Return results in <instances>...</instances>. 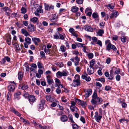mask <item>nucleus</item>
Masks as SVG:
<instances>
[{"label":"nucleus","mask_w":129,"mask_h":129,"mask_svg":"<svg viewBox=\"0 0 129 129\" xmlns=\"http://www.w3.org/2000/svg\"><path fill=\"white\" fill-rule=\"evenodd\" d=\"M105 44L106 45V50L109 51L111 49H112L114 51L117 50L116 47L114 45L111 44L110 41L109 40H107L105 41Z\"/></svg>","instance_id":"f257e3e1"},{"label":"nucleus","mask_w":129,"mask_h":129,"mask_svg":"<svg viewBox=\"0 0 129 129\" xmlns=\"http://www.w3.org/2000/svg\"><path fill=\"white\" fill-rule=\"evenodd\" d=\"M75 79L73 80V83L71 85L75 87L80 85V82L79 75H76L75 76Z\"/></svg>","instance_id":"f03ea898"},{"label":"nucleus","mask_w":129,"mask_h":129,"mask_svg":"<svg viewBox=\"0 0 129 129\" xmlns=\"http://www.w3.org/2000/svg\"><path fill=\"white\" fill-rule=\"evenodd\" d=\"M103 101L102 99H100L99 98L92 99L91 102L92 104L94 105V106H96V105H99Z\"/></svg>","instance_id":"7ed1b4c3"},{"label":"nucleus","mask_w":129,"mask_h":129,"mask_svg":"<svg viewBox=\"0 0 129 129\" xmlns=\"http://www.w3.org/2000/svg\"><path fill=\"white\" fill-rule=\"evenodd\" d=\"M68 74L69 73L68 72H65L64 71L62 72L59 71L56 73V75L58 77H61L62 76H67Z\"/></svg>","instance_id":"20e7f679"},{"label":"nucleus","mask_w":129,"mask_h":129,"mask_svg":"<svg viewBox=\"0 0 129 129\" xmlns=\"http://www.w3.org/2000/svg\"><path fill=\"white\" fill-rule=\"evenodd\" d=\"M25 42L24 43V47L27 48H28V45H29L31 43V40L29 37H26L25 39Z\"/></svg>","instance_id":"39448f33"},{"label":"nucleus","mask_w":129,"mask_h":129,"mask_svg":"<svg viewBox=\"0 0 129 129\" xmlns=\"http://www.w3.org/2000/svg\"><path fill=\"white\" fill-rule=\"evenodd\" d=\"M27 29L28 31L32 32L36 30V28L34 25L30 23L27 27Z\"/></svg>","instance_id":"423d86ee"},{"label":"nucleus","mask_w":129,"mask_h":129,"mask_svg":"<svg viewBox=\"0 0 129 129\" xmlns=\"http://www.w3.org/2000/svg\"><path fill=\"white\" fill-rule=\"evenodd\" d=\"M110 71L112 73L113 71H115L114 74L118 75L120 73V70L119 68H117L115 67H113Z\"/></svg>","instance_id":"0eeeda50"},{"label":"nucleus","mask_w":129,"mask_h":129,"mask_svg":"<svg viewBox=\"0 0 129 129\" xmlns=\"http://www.w3.org/2000/svg\"><path fill=\"white\" fill-rule=\"evenodd\" d=\"M92 17L93 18L95 19L96 22H98L99 20L98 13L96 12H94L92 14Z\"/></svg>","instance_id":"6e6552de"},{"label":"nucleus","mask_w":129,"mask_h":129,"mask_svg":"<svg viewBox=\"0 0 129 129\" xmlns=\"http://www.w3.org/2000/svg\"><path fill=\"white\" fill-rule=\"evenodd\" d=\"M15 84L10 85L8 87V90L11 92V91L13 92L15 90Z\"/></svg>","instance_id":"1a4fd4ad"},{"label":"nucleus","mask_w":129,"mask_h":129,"mask_svg":"<svg viewBox=\"0 0 129 129\" xmlns=\"http://www.w3.org/2000/svg\"><path fill=\"white\" fill-rule=\"evenodd\" d=\"M32 40L36 45H38V43H40L41 41L40 39L35 37L32 38Z\"/></svg>","instance_id":"9d476101"},{"label":"nucleus","mask_w":129,"mask_h":129,"mask_svg":"<svg viewBox=\"0 0 129 129\" xmlns=\"http://www.w3.org/2000/svg\"><path fill=\"white\" fill-rule=\"evenodd\" d=\"M118 15V11H115L110 14V18L112 19L114 18H116Z\"/></svg>","instance_id":"9b49d317"},{"label":"nucleus","mask_w":129,"mask_h":129,"mask_svg":"<svg viewBox=\"0 0 129 129\" xmlns=\"http://www.w3.org/2000/svg\"><path fill=\"white\" fill-rule=\"evenodd\" d=\"M35 96L32 95H30L28 98V101L30 103L34 102L36 100Z\"/></svg>","instance_id":"f8f14e48"},{"label":"nucleus","mask_w":129,"mask_h":129,"mask_svg":"<svg viewBox=\"0 0 129 129\" xmlns=\"http://www.w3.org/2000/svg\"><path fill=\"white\" fill-rule=\"evenodd\" d=\"M83 28L85 30L87 31L92 32L93 31L92 28L88 25L84 26Z\"/></svg>","instance_id":"ddd939ff"},{"label":"nucleus","mask_w":129,"mask_h":129,"mask_svg":"<svg viewBox=\"0 0 129 129\" xmlns=\"http://www.w3.org/2000/svg\"><path fill=\"white\" fill-rule=\"evenodd\" d=\"M47 81L48 83L50 85L53 83V81L50 76L48 75L47 76Z\"/></svg>","instance_id":"4468645a"},{"label":"nucleus","mask_w":129,"mask_h":129,"mask_svg":"<svg viewBox=\"0 0 129 129\" xmlns=\"http://www.w3.org/2000/svg\"><path fill=\"white\" fill-rule=\"evenodd\" d=\"M21 32L23 35L25 37H27L29 36V34L27 30L24 28H22L21 29Z\"/></svg>","instance_id":"2eb2a0df"},{"label":"nucleus","mask_w":129,"mask_h":129,"mask_svg":"<svg viewBox=\"0 0 129 129\" xmlns=\"http://www.w3.org/2000/svg\"><path fill=\"white\" fill-rule=\"evenodd\" d=\"M54 7L53 6H50L46 5H45V9L46 10L49 11L54 9Z\"/></svg>","instance_id":"dca6fc26"},{"label":"nucleus","mask_w":129,"mask_h":129,"mask_svg":"<svg viewBox=\"0 0 129 129\" xmlns=\"http://www.w3.org/2000/svg\"><path fill=\"white\" fill-rule=\"evenodd\" d=\"M92 92V90L91 89H88L87 90L85 91L86 98H87L90 95H91Z\"/></svg>","instance_id":"f3484780"},{"label":"nucleus","mask_w":129,"mask_h":129,"mask_svg":"<svg viewBox=\"0 0 129 129\" xmlns=\"http://www.w3.org/2000/svg\"><path fill=\"white\" fill-rule=\"evenodd\" d=\"M30 21L34 23H36L37 24L39 22L38 18L36 17L31 18L30 19Z\"/></svg>","instance_id":"a211bd4d"},{"label":"nucleus","mask_w":129,"mask_h":129,"mask_svg":"<svg viewBox=\"0 0 129 129\" xmlns=\"http://www.w3.org/2000/svg\"><path fill=\"white\" fill-rule=\"evenodd\" d=\"M11 111L13 112L15 114L18 116H21V114L18 111L16 110L14 108H10Z\"/></svg>","instance_id":"6ab92c4d"},{"label":"nucleus","mask_w":129,"mask_h":129,"mask_svg":"<svg viewBox=\"0 0 129 129\" xmlns=\"http://www.w3.org/2000/svg\"><path fill=\"white\" fill-rule=\"evenodd\" d=\"M46 99L48 101L51 102H52L53 101V98L50 95H47L45 97Z\"/></svg>","instance_id":"aec40b11"},{"label":"nucleus","mask_w":129,"mask_h":129,"mask_svg":"<svg viewBox=\"0 0 129 129\" xmlns=\"http://www.w3.org/2000/svg\"><path fill=\"white\" fill-rule=\"evenodd\" d=\"M7 42L9 45H10L11 43V36L10 35H8L6 36Z\"/></svg>","instance_id":"412c9836"},{"label":"nucleus","mask_w":129,"mask_h":129,"mask_svg":"<svg viewBox=\"0 0 129 129\" xmlns=\"http://www.w3.org/2000/svg\"><path fill=\"white\" fill-rule=\"evenodd\" d=\"M61 121L62 122H65L67 121L68 118L67 116L65 115H63L60 118Z\"/></svg>","instance_id":"4be33fe9"},{"label":"nucleus","mask_w":129,"mask_h":129,"mask_svg":"<svg viewBox=\"0 0 129 129\" xmlns=\"http://www.w3.org/2000/svg\"><path fill=\"white\" fill-rule=\"evenodd\" d=\"M2 9L3 11L5 12L6 15H8V14H10L9 13V12H7L8 10H9L10 11V10H9V8L8 7H5L3 8Z\"/></svg>","instance_id":"5701e85b"},{"label":"nucleus","mask_w":129,"mask_h":129,"mask_svg":"<svg viewBox=\"0 0 129 129\" xmlns=\"http://www.w3.org/2000/svg\"><path fill=\"white\" fill-rule=\"evenodd\" d=\"M87 72L89 75L93 74L94 73V70L93 68L90 67V68H88L87 69Z\"/></svg>","instance_id":"b1692460"},{"label":"nucleus","mask_w":129,"mask_h":129,"mask_svg":"<svg viewBox=\"0 0 129 129\" xmlns=\"http://www.w3.org/2000/svg\"><path fill=\"white\" fill-rule=\"evenodd\" d=\"M57 34L59 35V38L61 40H63L64 39V38L66 37V35L65 34L62 33V34H60L59 33H58Z\"/></svg>","instance_id":"393cba45"},{"label":"nucleus","mask_w":129,"mask_h":129,"mask_svg":"<svg viewBox=\"0 0 129 129\" xmlns=\"http://www.w3.org/2000/svg\"><path fill=\"white\" fill-rule=\"evenodd\" d=\"M77 100L80 102L79 103L80 105L83 107H85L87 105V104L85 102H84L83 101H81L79 99H77Z\"/></svg>","instance_id":"a878e982"},{"label":"nucleus","mask_w":129,"mask_h":129,"mask_svg":"<svg viewBox=\"0 0 129 129\" xmlns=\"http://www.w3.org/2000/svg\"><path fill=\"white\" fill-rule=\"evenodd\" d=\"M104 33V30L103 29H100L99 30L97 34L98 35L101 36Z\"/></svg>","instance_id":"bb28decb"},{"label":"nucleus","mask_w":129,"mask_h":129,"mask_svg":"<svg viewBox=\"0 0 129 129\" xmlns=\"http://www.w3.org/2000/svg\"><path fill=\"white\" fill-rule=\"evenodd\" d=\"M71 110L73 112H77L78 111V108L76 106L70 107Z\"/></svg>","instance_id":"cd10ccee"},{"label":"nucleus","mask_w":129,"mask_h":129,"mask_svg":"<svg viewBox=\"0 0 129 129\" xmlns=\"http://www.w3.org/2000/svg\"><path fill=\"white\" fill-rule=\"evenodd\" d=\"M78 9H79L78 7L73 6L72 7L71 11L75 13L78 11Z\"/></svg>","instance_id":"c85d7f7f"},{"label":"nucleus","mask_w":129,"mask_h":129,"mask_svg":"<svg viewBox=\"0 0 129 129\" xmlns=\"http://www.w3.org/2000/svg\"><path fill=\"white\" fill-rule=\"evenodd\" d=\"M37 64L38 68L39 69H41L44 68V66L43 64L40 62H38Z\"/></svg>","instance_id":"c756f323"},{"label":"nucleus","mask_w":129,"mask_h":129,"mask_svg":"<svg viewBox=\"0 0 129 129\" xmlns=\"http://www.w3.org/2000/svg\"><path fill=\"white\" fill-rule=\"evenodd\" d=\"M13 45L15 46L16 49L17 51H19L20 49L19 47V45L17 43H15L13 44Z\"/></svg>","instance_id":"7c9ffc66"},{"label":"nucleus","mask_w":129,"mask_h":129,"mask_svg":"<svg viewBox=\"0 0 129 129\" xmlns=\"http://www.w3.org/2000/svg\"><path fill=\"white\" fill-rule=\"evenodd\" d=\"M23 77V74L21 72H19L18 74V78L19 80H21Z\"/></svg>","instance_id":"2f4dec72"},{"label":"nucleus","mask_w":129,"mask_h":129,"mask_svg":"<svg viewBox=\"0 0 129 129\" xmlns=\"http://www.w3.org/2000/svg\"><path fill=\"white\" fill-rule=\"evenodd\" d=\"M102 117V115H100L99 116H96L95 117V119L96 121L97 122H99L101 120Z\"/></svg>","instance_id":"473e14b6"},{"label":"nucleus","mask_w":129,"mask_h":129,"mask_svg":"<svg viewBox=\"0 0 129 129\" xmlns=\"http://www.w3.org/2000/svg\"><path fill=\"white\" fill-rule=\"evenodd\" d=\"M56 15H54L53 17H52V18L50 19V20L52 22H53V21H54V20H55V22L57 21V18L56 17Z\"/></svg>","instance_id":"72a5a7b5"},{"label":"nucleus","mask_w":129,"mask_h":129,"mask_svg":"<svg viewBox=\"0 0 129 129\" xmlns=\"http://www.w3.org/2000/svg\"><path fill=\"white\" fill-rule=\"evenodd\" d=\"M106 7L108 8V9H113L114 6L112 5V4H108L106 6Z\"/></svg>","instance_id":"f704fd0d"},{"label":"nucleus","mask_w":129,"mask_h":129,"mask_svg":"<svg viewBox=\"0 0 129 129\" xmlns=\"http://www.w3.org/2000/svg\"><path fill=\"white\" fill-rule=\"evenodd\" d=\"M21 94V92L20 91H19L15 93L14 94V96L15 98L18 99L19 98L20 95Z\"/></svg>","instance_id":"c9c22d12"},{"label":"nucleus","mask_w":129,"mask_h":129,"mask_svg":"<svg viewBox=\"0 0 129 129\" xmlns=\"http://www.w3.org/2000/svg\"><path fill=\"white\" fill-rule=\"evenodd\" d=\"M20 118L21 119V121L23 122L24 123L27 124L29 123L28 120L24 119L22 117H20Z\"/></svg>","instance_id":"e433bc0d"},{"label":"nucleus","mask_w":129,"mask_h":129,"mask_svg":"<svg viewBox=\"0 0 129 129\" xmlns=\"http://www.w3.org/2000/svg\"><path fill=\"white\" fill-rule=\"evenodd\" d=\"M108 79L110 80H113L114 79V76H113V73L110 71V75Z\"/></svg>","instance_id":"4c0bfd02"},{"label":"nucleus","mask_w":129,"mask_h":129,"mask_svg":"<svg viewBox=\"0 0 129 129\" xmlns=\"http://www.w3.org/2000/svg\"><path fill=\"white\" fill-rule=\"evenodd\" d=\"M21 12L23 14H24L26 12V8L24 7H22L21 10Z\"/></svg>","instance_id":"58836bf2"},{"label":"nucleus","mask_w":129,"mask_h":129,"mask_svg":"<svg viewBox=\"0 0 129 129\" xmlns=\"http://www.w3.org/2000/svg\"><path fill=\"white\" fill-rule=\"evenodd\" d=\"M92 99L96 98H99L98 97L97 92L95 91L94 92L93 95L92 96Z\"/></svg>","instance_id":"ea45409f"},{"label":"nucleus","mask_w":129,"mask_h":129,"mask_svg":"<svg viewBox=\"0 0 129 129\" xmlns=\"http://www.w3.org/2000/svg\"><path fill=\"white\" fill-rule=\"evenodd\" d=\"M72 126L73 129H78L79 127V126L75 122L72 124Z\"/></svg>","instance_id":"a19ab883"},{"label":"nucleus","mask_w":129,"mask_h":129,"mask_svg":"<svg viewBox=\"0 0 129 129\" xmlns=\"http://www.w3.org/2000/svg\"><path fill=\"white\" fill-rule=\"evenodd\" d=\"M39 110V111H42L44 108V105L39 104L38 106Z\"/></svg>","instance_id":"79ce46f5"},{"label":"nucleus","mask_w":129,"mask_h":129,"mask_svg":"<svg viewBox=\"0 0 129 129\" xmlns=\"http://www.w3.org/2000/svg\"><path fill=\"white\" fill-rule=\"evenodd\" d=\"M23 90H26L28 88V86L26 84H23L22 85Z\"/></svg>","instance_id":"37998d69"},{"label":"nucleus","mask_w":129,"mask_h":129,"mask_svg":"<svg viewBox=\"0 0 129 129\" xmlns=\"http://www.w3.org/2000/svg\"><path fill=\"white\" fill-rule=\"evenodd\" d=\"M75 44L76 45V46L78 47H83V46L84 45H85V44H82L81 43H76Z\"/></svg>","instance_id":"c03bdc74"},{"label":"nucleus","mask_w":129,"mask_h":129,"mask_svg":"<svg viewBox=\"0 0 129 129\" xmlns=\"http://www.w3.org/2000/svg\"><path fill=\"white\" fill-rule=\"evenodd\" d=\"M95 62L93 59L90 62V67L91 68H93L94 64L95 63Z\"/></svg>","instance_id":"a18cd8bd"},{"label":"nucleus","mask_w":129,"mask_h":129,"mask_svg":"<svg viewBox=\"0 0 129 129\" xmlns=\"http://www.w3.org/2000/svg\"><path fill=\"white\" fill-rule=\"evenodd\" d=\"M62 101L66 103L67 102L68 100L66 97L64 96H63L61 98Z\"/></svg>","instance_id":"49530a36"},{"label":"nucleus","mask_w":129,"mask_h":129,"mask_svg":"<svg viewBox=\"0 0 129 129\" xmlns=\"http://www.w3.org/2000/svg\"><path fill=\"white\" fill-rule=\"evenodd\" d=\"M68 117L69 119L70 120L71 122L75 123V122L73 120V116L69 114L68 115Z\"/></svg>","instance_id":"de8ad7c7"},{"label":"nucleus","mask_w":129,"mask_h":129,"mask_svg":"<svg viewBox=\"0 0 129 129\" xmlns=\"http://www.w3.org/2000/svg\"><path fill=\"white\" fill-rule=\"evenodd\" d=\"M11 96V92H8L7 95V98L8 101L10 100Z\"/></svg>","instance_id":"09e8293b"},{"label":"nucleus","mask_w":129,"mask_h":129,"mask_svg":"<svg viewBox=\"0 0 129 129\" xmlns=\"http://www.w3.org/2000/svg\"><path fill=\"white\" fill-rule=\"evenodd\" d=\"M60 49L62 52H64L66 49V48L63 45L61 46H60Z\"/></svg>","instance_id":"8fccbe9b"},{"label":"nucleus","mask_w":129,"mask_h":129,"mask_svg":"<svg viewBox=\"0 0 129 129\" xmlns=\"http://www.w3.org/2000/svg\"><path fill=\"white\" fill-rule=\"evenodd\" d=\"M87 55L89 59H92L93 57V54L92 53H89Z\"/></svg>","instance_id":"3c124183"},{"label":"nucleus","mask_w":129,"mask_h":129,"mask_svg":"<svg viewBox=\"0 0 129 129\" xmlns=\"http://www.w3.org/2000/svg\"><path fill=\"white\" fill-rule=\"evenodd\" d=\"M40 54L41 58H43L45 57V54L43 51H41L40 52Z\"/></svg>","instance_id":"603ef678"},{"label":"nucleus","mask_w":129,"mask_h":129,"mask_svg":"<svg viewBox=\"0 0 129 129\" xmlns=\"http://www.w3.org/2000/svg\"><path fill=\"white\" fill-rule=\"evenodd\" d=\"M121 40L123 43H124L126 42V37L124 36H122L121 38Z\"/></svg>","instance_id":"864d4df0"},{"label":"nucleus","mask_w":129,"mask_h":129,"mask_svg":"<svg viewBox=\"0 0 129 129\" xmlns=\"http://www.w3.org/2000/svg\"><path fill=\"white\" fill-rule=\"evenodd\" d=\"M105 22H101L100 23H99V25L101 29H102L104 27V26L105 25Z\"/></svg>","instance_id":"5fc2aeb1"},{"label":"nucleus","mask_w":129,"mask_h":129,"mask_svg":"<svg viewBox=\"0 0 129 129\" xmlns=\"http://www.w3.org/2000/svg\"><path fill=\"white\" fill-rule=\"evenodd\" d=\"M39 104L44 106V105L45 104V100L43 99H41Z\"/></svg>","instance_id":"6e6d98bb"},{"label":"nucleus","mask_w":129,"mask_h":129,"mask_svg":"<svg viewBox=\"0 0 129 129\" xmlns=\"http://www.w3.org/2000/svg\"><path fill=\"white\" fill-rule=\"evenodd\" d=\"M23 23L25 26H27L28 25V22L27 21H23Z\"/></svg>","instance_id":"4d7b16f0"},{"label":"nucleus","mask_w":129,"mask_h":129,"mask_svg":"<svg viewBox=\"0 0 129 129\" xmlns=\"http://www.w3.org/2000/svg\"><path fill=\"white\" fill-rule=\"evenodd\" d=\"M24 65L26 67V71H29V67L28 64L27 63H25Z\"/></svg>","instance_id":"13d9d810"},{"label":"nucleus","mask_w":129,"mask_h":129,"mask_svg":"<svg viewBox=\"0 0 129 129\" xmlns=\"http://www.w3.org/2000/svg\"><path fill=\"white\" fill-rule=\"evenodd\" d=\"M54 39H58L59 38V35L57 34V33L54 35Z\"/></svg>","instance_id":"bf43d9fd"},{"label":"nucleus","mask_w":129,"mask_h":129,"mask_svg":"<svg viewBox=\"0 0 129 129\" xmlns=\"http://www.w3.org/2000/svg\"><path fill=\"white\" fill-rule=\"evenodd\" d=\"M83 0H76V3L79 4H82L83 2Z\"/></svg>","instance_id":"052dcab7"},{"label":"nucleus","mask_w":129,"mask_h":129,"mask_svg":"<svg viewBox=\"0 0 129 129\" xmlns=\"http://www.w3.org/2000/svg\"><path fill=\"white\" fill-rule=\"evenodd\" d=\"M116 80L117 81H119L120 79V76L119 75H117L115 77Z\"/></svg>","instance_id":"680f3d73"},{"label":"nucleus","mask_w":129,"mask_h":129,"mask_svg":"<svg viewBox=\"0 0 129 129\" xmlns=\"http://www.w3.org/2000/svg\"><path fill=\"white\" fill-rule=\"evenodd\" d=\"M72 35L77 38L78 36V35L76 33V31H74L71 34Z\"/></svg>","instance_id":"e2e57ef3"},{"label":"nucleus","mask_w":129,"mask_h":129,"mask_svg":"<svg viewBox=\"0 0 129 129\" xmlns=\"http://www.w3.org/2000/svg\"><path fill=\"white\" fill-rule=\"evenodd\" d=\"M80 120L83 123H85V119L83 116H81V117Z\"/></svg>","instance_id":"0e129e2a"},{"label":"nucleus","mask_w":129,"mask_h":129,"mask_svg":"<svg viewBox=\"0 0 129 129\" xmlns=\"http://www.w3.org/2000/svg\"><path fill=\"white\" fill-rule=\"evenodd\" d=\"M39 127L40 128H41V129H47V127L45 126L44 127L43 126H42V125L40 124H39L38 125Z\"/></svg>","instance_id":"69168bd1"},{"label":"nucleus","mask_w":129,"mask_h":129,"mask_svg":"<svg viewBox=\"0 0 129 129\" xmlns=\"http://www.w3.org/2000/svg\"><path fill=\"white\" fill-rule=\"evenodd\" d=\"M91 10V9L90 8H86L85 10V12L86 14H87V12L88 11H90Z\"/></svg>","instance_id":"338daca9"},{"label":"nucleus","mask_w":129,"mask_h":129,"mask_svg":"<svg viewBox=\"0 0 129 129\" xmlns=\"http://www.w3.org/2000/svg\"><path fill=\"white\" fill-rule=\"evenodd\" d=\"M42 23L44 26H46L48 25V23L46 21H44L42 22Z\"/></svg>","instance_id":"774afa93"}]
</instances>
